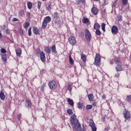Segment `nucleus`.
I'll list each match as a JSON object with an SVG mask.
<instances>
[{"label":"nucleus","instance_id":"obj_1","mask_svg":"<svg viewBox=\"0 0 131 131\" xmlns=\"http://www.w3.org/2000/svg\"><path fill=\"white\" fill-rule=\"evenodd\" d=\"M123 116L124 118H125V121L127 120L128 121H130L131 118V114L130 112L128 111V110H126V108H124L123 111Z\"/></svg>","mask_w":131,"mask_h":131},{"label":"nucleus","instance_id":"obj_2","mask_svg":"<svg viewBox=\"0 0 131 131\" xmlns=\"http://www.w3.org/2000/svg\"><path fill=\"white\" fill-rule=\"evenodd\" d=\"M52 18L50 16H46L43 20L42 23V29H46L47 28V26H48V23H50L51 21Z\"/></svg>","mask_w":131,"mask_h":131},{"label":"nucleus","instance_id":"obj_3","mask_svg":"<svg viewBox=\"0 0 131 131\" xmlns=\"http://www.w3.org/2000/svg\"><path fill=\"white\" fill-rule=\"evenodd\" d=\"M48 85L50 90H56V89H57V84L56 81L52 80L48 83Z\"/></svg>","mask_w":131,"mask_h":131},{"label":"nucleus","instance_id":"obj_4","mask_svg":"<svg viewBox=\"0 0 131 131\" xmlns=\"http://www.w3.org/2000/svg\"><path fill=\"white\" fill-rule=\"evenodd\" d=\"M100 63H101V57L99 54L97 53L95 58L94 64L96 66H100Z\"/></svg>","mask_w":131,"mask_h":131},{"label":"nucleus","instance_id":"obj_5","mask_svg":"<svg viewBox=\"0 0 131 131\" xmlns=\"http://www.w3.org/2000/svg\"><path fill=\"white\" fill-rule=\"evenodd\" d=\"M84 32L86 40H91V39L92 38V34H91V32H90L88 29H85Z\"/></svg>","mask_w":131,"mask_h":131},{"label":"nucleus","instance_id":"obj_6","mask_svg":"<svg viewBox=\"0 0 131 131\" xmlns=\"http://www.w3.org/2000/svg\"><path fill=\"white\" fill-rule=\"evenodd\" d=\"M69 42L72 46H74L76 43V39L75 37L71 36L69 38Z\"/></svg>","mask_w":131,"mask_h":131},{"label":"nucleus","instance_id":"obj_7","mask_svg":"<svg viewBox=\"0 0 131 131\" xmlns=\"http://www.w3.org/2000/svg\"><path fill=\"white\" fill-rule=\"evenodd\" d=\"M71 122L73 126V128L77 127L79 125H80V124L78 123V121L77 119H76V120H71Z\"/></svg>","mask_w":131,"mask_h":131},{"label":"nucleus","instance_id":"obj_8","mask_svg":"<svg viewBox=\"0 0 131 131\" xmlns=\"http://www.w3.org/2000/svg\"><path fill=\"white\" fill-rule=\"evenodd\" d=\"M90 126L92 127V131H96L97 130V127H96V124L94 122L93 120H90Z\"/></svg>","mask_w":131,"mask_h":131},{"label":"nucleus","instance_id":"obj_9","mask_svg":"<svg viewBox=\"0 0 131 131\" xmlns=\"http://www.w3.org/2000/svg\"><path fill=\"white\" fill-rule=\"evenodd\" d=\"M112 33L113 34H117L118 33V28L116 26H113L112 28Z\"/></svg>","mask_w":131,"mask_h":131},{"label":"nucleus","instance_id":"obj_10","mask_svg":"<svg viewBox=\"0 0 131 131\" xmlns=\"http://www.w3.org/2000/svg\"><path fill=\"white\" fill-rule=\"evenodd\" d=\"M40 58L42 62H46V55L43 52H41L40 54Z\"/></svg>","mask_w":131,"mask_h":131},{"label":"nucleus","instance_id":"obj_11","mask_svg":"<svg viewBox=\"0 0 131 131\" xmlns=\"http://www.w3.org/2000/svg\"><path fill=\"white\" fill-rule=\"evenodd\" d=\"M116 71H119V72L122 71V70H123V68H122V66H121L120 63H119L116 67Z\"/></svg>","mask_w":131,"mask_h":131},{"label":"nucleus","instance_id":"obj_12","mask_svg":"<svg viewBox=\"0 0 131 131\" xmlns=\"http://www.w3.org/2000/svg\"><path fill=\"white\" fill-rule=\"evenodd\" d=\"M33 31L34 34H36V35H37L39 33V29H38V28L36 27H33Z\"/></svg>","mask_w":131,"mask_h":131},{"label":"nucleus","instance_id":"obj_13","mask_svg":"<svg viewBox=\"0 0 131 131\" xmlns=\"http://www.w3.org/2000/svg\"><path fill=\"white\" fill-rule=\"evenodd\" d=\"M31 105H32L31 101L30 100H26V106L27 107V108H30L31 107Z\"/></svg>","mask_w":131,"mask_h":131},{"label":"nucleus","instance_id":"obj_14","mask_svg":"<svg viewBox=\"0 0 131 131\" xmlns=\"http://www.w3.org/2000/svg\"><path fill=\"white\" fill-rule=\"evenodd\" d=\"M45 51L47 54H51V52H52L51 48L49 46L45 47Z\"/></svg>","mask_w":131,"mask_h":131},{"label":"nucleus","instance_id":"obj_15","mask_svg":"<svg viewBox=\"0 0 131 131\" xmlns=\"http://www.w3.org/2000/svg\"><path fill=\"white\" fill-rule=\"evenodd\" d=\"M91 12L92 14H94V15H98V9L96 8H93L92 9Z\"/></svg>","mask_w":131,"mask_h":131},{"label":"nucleus","instance_id":"obj_16","mask_svg":"<svg viewBox=\"0 0 131 131\" xmlns=\"http://www.w3.org/2000/svg\"><path fill=\"white\" fill-rule=\"evenodd\" d=\"M94 95L93 94H90L88 95V99L90 102H93L94 101Z\"/></svg>","mask_w":131,"mask_h":131},{"label":"nucleus","instance_id":"obj_17","mask_svg":"<svg viewBox=\"0 0 131 131\" xmlns=\"http://www.w3.org/2000/svg\"><path fill=\"white\" fill-rule=\"evenodd\" d=\"M52 53L54 54H57V50H56V45H53L50 48Z\"/></svg>","mask_w":131,"mask_h":131},{"label":"nucleus","instance_id":"obj_18","mask_svg":"<svg viewBox=\"0 0 131 131\" xmlns=\"http://www.w3.org/2000/svg\"><path fill=\"white\" fill-rule=\"evenodd\" d=\"M0 98L1 100H4L6 99V96L5 95V93L3 91H1L0 92Z\"/></svg>","mask_w":131,"mask_h":131},{"label":"nucleus","instance_id":"obj_19","mask_svg":"<svg viewBox=\"0 0 131 131\" xmlns=\"http://www.w3.org/2000/svg\"><path fill=\"white\" fill-rule=\"evenodd\" d=\"M114 61L115 64H116L117 65L118 64H120L121 63L120 58H119V57H116L114 59Z\"/></svg>","mask_w":131,"mask_h":131},{"label":"nucleus","instance_id":"obj_20","mask_svg":"<svg viewBox=\"0 0 131 131\" xmlns=\"http://www.w3.org/2000/svg\"><path fill=\"white\" fill-rule=\"evenodd\" d=\"M68 102L69 105H70V106H73L74 105V102H73V100L72 99H71L70 98H68Z\"/></svg>","mask_w":131,"mask_h":131},{"label":"nucleus","instance_id":"obj_21","mask_svg":"<svg viewBox=\"0 0 131 131\" xmlns=\"http://www.w3.org/2000/svg\"><path fill=\"white\" fill-rule=\"evenodd\" d=\"M7 57L8 56L6 54H3L2 55V60H3V61L4 63H7Z\"/></svg>","mask_w":131,"mask_h":131},{"label":"nucleus","instance_id":"obj_22","mask_svg":"<svg viewBox=\"0 0 131 131\" xmlns=\"http://www.w3.org/2000/svg\"><path fill=\"white\" fill-rule=\"evenodd\" d=\"M73 131H82L81 129V126L79 125L77 128H75V127H74Z\"/></svg>","mask_w":131,"mask_h":131},{"label":"nucleus","instance_id":"obj_23","mask_svg":"<svg viewBox=\"0 0 131 131\" xmlns=\"http://www.w3.org/2000/svg\"><path fill=\"white\" fill-rule=\"evenodd\" d=\"M101 26L98 23H95L94 26V29H95V30H97V29H100Z\"/></svg>","mask_w":131,"mask_h":131},{"label":"nucleus","instance_id":"obj_24","mask_svg":"<svg viewBox=\"0 0 131 131\" xmlns=\"http://www.w3.org/2000/svg\"><path fill=\"white\" fill-rule=\"evenodd\" d=\"M76 3L78 5H80L81 3L84 5V4H85V0H77Z\"/></svg>","mask_w":131,"mask_h":131},{"label":"nucleus","instance_id":"obj_25","mask_svg":"<svg viewBox=\"0 0 131 131\" xmlns=\"http://www.w3.org/2000/svg\"><path fill=\"white\" fill-rule=\"evenodd\" d=\"M59 13H58L57 12H55L53 14V18L54 19H56V20H57V19H59Z\"/></svg>","mask_w":131,"mask_h":131},{"label":"nucleus","instance_id":"obj_26","mask_svg":"<svg viewBox=\"0 0 131 131\" xmlns=\"http://www.w3.org/2000/svg\"><path fill=\"white\" fill-rule=\"evenodd\" d=\"M21 49H17L16 50V56L20 57V56H21Z\"/></svg>","mask_w":131,"mask_h":131},{"label":"nucleus","instance_id":"obj_27","mask_svg":"<svg viewBox=\"0 0 131 131\" xmlns=\"http://www.w3.org/2000/svg\"><path fill=\"white\" fill-rule=\"evenodd\" d=\"M81 60H82L83 62H85L86 61V55L84 54H82L81 56Z\"/></svg>","mask_w":131,"mask_h":131},{"label":"nucleus","instance_id":"obj_28","mask_svg":"<svg viewBox=\"0 0 131 131\" xmlns=\"http://www.w3.org/2000/svg\"><path fill=\"white\" fill-rule=\"evenodd\" d=\"M69 62L71 65H73V64H74V61L72 59V57H71V55L69 56Z\"/></svg>","mask_w":131,"mask_h":131},{"label":"nucleus","instance_id":"obj_29","mask_svg":"<svg viewBox=\"0 0 131 131\" xmlns=\"http://www.w3.org/2000/svg\"><path fill=\"white\" fill-rule=\"evenodd\" d=\"M27 6H28V9L29 10H31L32 8V3H31V2H28Z\"/></svg>","mask_w":131,"mask_h":131},{"label":"nucleus","instance_id":"obj_30","mask_svg":"<svg viewBox=\"0 0 131 131\" xmlns=\"http://www.w3.org/2000/svg\"><path fill=\"white\" fill-rule=\"evenodd\" d=\"M126 100L127 102L130 103V102H131V95H127L126 97Z\"/></svg>","mask_w":131,"mask_h":131},{"label":"nucleus","instance_id":"obj_31","mask_svg":"<svg viewBox=\"0 0 131 131\" xmlns=\"http://www.w3.org/2000/svg\"><path fill=\"white\" fill-rule=\"evenodd\" d=\"M67 112L69 115H72L73 114V112H72V110L69 108L67 110Z\"/></svg>","mask_w":131,"mask_h":131},{"label":"nucleus","instance_id":"obj_32","mask_svg":"<svg viewBox=\"0 0 131 131\" xmlns=\"http://www.w3.org/2000/svg\"><path fill=\"white\" fill-rule=\"evenodd\" d=\"M29 25H30V24H29V23L28 22H26L24 24V27L25 29H27V27H28V26H29Z\"/></svg>","mask_w":131,"mask_h":131},{"label":"nucleus","instance_id":"obj_33","mask_svg":"<svg viewBox=\"0 0 131 131\" xmlns=\"http://www.w3.org/2000/svg\"><path fill=\"white\" fill-rule=\"evenodd\" d=\"M24 15H25L24 11L22 9L20 10L19 11V16H20V17H23Z\"/></svg>","mask_w":131,"mask_h":131},{"label":"nucleus","instance_id":"obj_34","mask_svg":"<svg viewBox=\"0 0 131 131\" xmlns=\"http://www.w3.org/2000/svg\"><path fill=\"white\" fill-rule=\"evenodd\" d=\"M82 22L84 24H86V23H88L89 22V18H84L82 19Z\"/></svg>","mask_w":131,"mask_h":131},{"label":"nucleus","instance_id":"obj_35","mask_svg":"<svg viewBox=\"0 0 131 131\" xmlns=\"http://www.w3.org/2000/svg\"><path fill=\"white\" fill-rule=\"evenodd\" d=\"M95 33L96 35H101V31H100L99 29L96 30Z\"/></svg>","mask_w":131,"mask_h":131},{"label":"nucleus","instance_id":"obj_36","mask_svg":"<svg viewBox=\"0 0 131 131\" xmlns=\"http://www.w3.org/2000/svg\"><path fill=\"white\" fill-rule=\"evenodd\" d=\"M51 9H52V4H49L46 7V10H47V11H51Z\"/></svg>","mask_w":131,"mask_h":131},{"label":"nucleus","instance_id":"obj_37","mask_svg":"<svg viewBox=\"0 0 131 131\" xmlns=\"http://www.w3.org/2000/svg\"><path fill=\"white\" fill-rule=\"evenodd\" d=\"M128 2V0H122V3L124 6H126V5H127Z\"/></svg>","mask_w":131,"mask_h":131},{"label":"nucleus","instance_id":"obj_38","mask_svg":"<svg viewBox=\"0 0 131 131\" xmlns=\"http://www.w3.org/2000/svg\"><path fill=\"white\" fill-rule=\"evenodd\" d=\"M106 26V24L105 23H102L101 25V28L103 31H105V27Z\"/></svg>","mask_w":131,"mask_h":131},{"label":"nucleus","instance_id":"obj_39","mask_svg":"<svg viewBox=\"0 0 131 131\" xmlns=\"http://www.w3.org/2000/svg\"><path fill=\"white\" fill-rule=\"evenodd\" d=\"M86 108L87 110H91V109H92V108H93V106H92L91 105H87L86 106Z\"/></svg>","mask_w":131,"mask_h":131},{"label":"nucleus","instance_id":"obj_40","mask_svg":"<svg viewBox=\"0 0 131 131\" xmlns=\"http://www.w3.org/2000/svg\"><path fill=\"white\" fill-rule=\"evenodd\" d=\"M40 6H41V2L39 1L37 4V8L39 10H40Z\"/></svg>","mask_w":131,"mask_h":131},{"label":"nucleus","instance_id":"obj_41","mask_svg":"<svg viewBox=\"0 0 131 131\" xmlns=\"http://www.w3.org/2000/svg\"><path fill=\"white\" fill-rule=\"evenodd\" d=\"M117 2H118V0H115L114 2L113 3V7H116V5H117Z\"/></svg>","mask_w":131,"mask_h":131},{"label":"nucleus","instance_id":"obj_42","mask_svg":"<svg viewBox=\"0 0 131 131\" xmlns=\"http://www.w3.org/2000/svg\"><path fill=\"white\" fill-rule=\"evenodd\" d=\"M67 89L69 91H71V90H72V85L69 84L68 86Z\"/></svg>","mask_w":131,"mask_h":131},{"label":"nucleus","instance_id":"obj_43","mask_svg":"<svg viewBox=\"0 0 131 131\" xmlns=\"http://www.w3.org/2000/svg\"><path fill=\"white\" fill-rule=\"evenodd\" d=\"M28 35H29V36H31V27H30V28L29 29V30H28Z\"/></svg>","mask_w":131,"mask_h":131},{"label":"nucleus","instance_id":"obj_44","mask_svg":"<svg viewBox=\"0 0 131 131\" xmlns=\"http://www.w3.org/2000/svg\"><path fill=\"white\" fill-rule=\"evenodd\" d=\"M76 120V117L75 115H73L71 118V120Z\"/></svg>","mask_w":131,"mask_h":131},{"label":"nucleus","instance_id":"obj_45","mask_svg":"<svg viewBox=\"0 0 131 131\" xmlns=\"http://www.w3.org/2000/svg\"><path fill=\"white\" fill-rule=\"evenodd\" d=\"M1 53H3V54H5V53H7V51L6 50V49L2 48L1 49Z\"/></svg>","mask_w":131,"mask_h":131},{"label":"nucleus","instance_id":"obj_46","mask_svg":"<svg viewBox=\"0 0 131 131\" xmlns=\"http://www.w3.org/2000/svg\"><path fill=\"white\" fill-rule=\"evenodd\" d=\"M77 105H78V108H79V109H81V108H82V104L81 103H78Z\"/></svg>","mask_w":131,"mask_h":131},{"label":"nucleus","instance_id":"obj_47","mask_svg":"<svg viewBox=\"0 0 131 131\" xmlns=\"http://www.w3.org/2000/svg\"><path fill=\"white\" fill-rule=\"evenodd\" d=\"M18 32L19 33H20V34H23L24 32H23V30L19 29L18 30Z\"/></svg>","mask_w":131,"mask_h":131},{"label":"nucleus","instance_id":"obj_48","mask_svg":"<svg viewBox=\"0 0 131 131\" xmlns=\"http://www.w3.org/2000/svg\"><path fill=\"white\" fill-rule=\"evenodd\" d=\"M118 21H121V20H122V17H121V15H119L118 16Z\"/></svg>","mask_w":131,"mask_h":131},{"label":"nucleus","instance_id":"obj_49","mask_svg":"<svg viewBox=\"0 0 131 131\" xmlns=\"http://www.w3.org/2000/svg\"><path fill=\"white\" fill-rule=\"evenodd\" d=\"M6 34H8V35L10 34V30L9 29L6 30Z\"/></svg>","mask_w":131,"mask_h":131},{"label":"nucleus","instance_id":"obj_50","mask_svg":"<svg viewBox=\"0 0 131 131\" xmlns=\"http://www.w3.org/2000/svg\"><path fill=\"white\" fill-rule=\"evenodd\" d=\"M92 105L93 106H97V102L96 101H93V103H92Z\"/></svg>","mask_w":131,"mask_h":131},{"label":"nucleus","instance_id":"obj_51","mask_svg":"<svg viewBox=\"0 0 131 131\" xmlns=\"http://www.w3.org/2000/svg\"><path fill=\"white\" fill-rule=\"evenodd\" d=\"M109 128H110V127H109V126H106L105 128V130L108 131L109 130Z\"/></svg>","mask_w":131,"mask_h":131},{"label":"nucleus","instance_id":"obj_52","mask_svg":"<svg viewBox=\"0 0 131 131\" xmlns=\"http://www.w3.org/2000/svg\"><path fill=\"white\" fill-rule=\"evenodd\" d=\"M12 21H13V22H16V21H18V19L17 18H13Z\"/></svg>","mask_w":131,"mask_h":131},{"label":"nucleus","instance_id":"obj_53","mask_svg":"<svg viewBox=\"0 0 131 131\" xmlns=\"http://www.w3.org/2000/svg\"><path fill=\"white\" fill-rule=\"evenodd\" d=\"M46 87V84H43L42 86H41V90H45V88Z\"/></svg>","mask_w":131,"mask_h":131},{"label":"nucleus","instance_id":"obj_54","mask_svg":"<svg viewBox=\"0 0 131 131\" xmlns=\"http://www.w3.org/2000/svg\"><path fill=\"white\" fill-rule=\"evenodd\" d=\"M102 99H103L104 100H105V99H106V95L105 94H103L102 96Z\"/></svg>","mask_w":131,"mask_h":131},{"label":"nucleus","instance_id":"obj_55","mask_svg":"<svg viewBox=\"0 0 131 131\" xmlns=\"http://www.w3.org/2000/svg\"><path fill=\"white\" fill-rule=\"evenodd\" d=\"M21 115H18V120H20V119H21Z\"/></svg>","mask_w":131,"mask_h":131},{"label":"nucleus","instance_id":"obj_56","mask_svg":"<svg viewBox=\"0 0 131 131\" xmlns=\"http://www.w3.org/2000/svg\"><path fill=\"white\" fill-rule=\"evenodd\" d=\"M5 29H6V26L3 25V27H2V30H5Z\"/></svg>","mask_w":131,"mask_h":131},{"label":"nucleus","instance_id":"obj_57","mask_svg":"<svg viewBox=\"0 0 131 131\" xmlns=\"http://www.w3.org/2000/svg\"><path fill=\"white\" fill-rule=\"evenodd\" d=\"M27 16L29 17V18H30V13L28 12Z\"/></svg>","mask_w":131,"mask_h":131},{"label":"nucleus","instance_id":"obj_58","mask_svg":"<svg viewBox=\"0 0 131 131\" xmlns=\"http://www.w3.org/2000/svg\"><path fill=\"white\" fill-rule=\"evenodd\" d=\"M116 77H119V74H116L115 75Z\"/></svg>","mask_w":131,"mask_h":131},{"label":"nucleus","instance_id":"obj_59","mask_svg":"<svg viewBox=\"0 0 131 131\" xmlns=\"http://www.w3.org/2000/svg\"><path fill=\"white\" fill-rule=\"evenodd\" d=\"M110 63L112 65L113 64V60H111Z\"/></svg>","mask_w":131,"mask_h":131},{"label":"nucleus","instance_id":"obj_60","mask_svg":"<svg viewBox=\"0 0 131 131\" xmlns=\"http://www.w3.org/2000/svg\"><path fill=\"white\" fill-rule=\"evenodd\" d=\"M0 38H2V33H0Z\"/></svg>","mask_w":131,"mask_h":131},{"label":"nucleus","instance_id":"obj_61","mask_svg":"<svg viewBox=\"0 0 131 131\" xmlns=\"http://www.w3.org/2000/svg\"><path fill=\"white\" fill-rule=\"evenodd\" d=\"M99 0H94L95 2H98Z\"/></svg>","mask_w":131,"mask_h":131},{"label":"nucleus","instance_id":"obj_62","mask_svg":"<svg viewBox=\"0 0 131 131\" xmlns=\"http://www.w3.org/2000/svg\"><path fill=\"white\" fill-rule=\"evenodd\" d=\"M42 1H43V2H45V1H47V0H42Z\"/></svg>","mask_w":131,"mask_h":131}]
</instances>
